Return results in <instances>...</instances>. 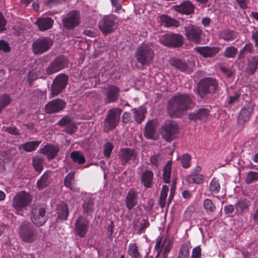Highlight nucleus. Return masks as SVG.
<instances>
[{"label":"nucleus","instance_id":"obj_18","mask_svg":"<svg viewBox=\"0 0 258 258\" xmlns=\"http://www.w3.org/2000/svg\"><path fill=\"white\" fill-rule=\"evenodd\" d=\"M65 102L61 99H55L45 105V111L47 113H52L61 110L65 106Z\"/></svg>","mask_w":258,"mask_h":258},{"label":"nucleus","instance_id":"obj_48","mask_svg":"<svg viewBox=\"0 0 258 258\" xmlns=\"http://www.w3.org/2000/svg\"><path fill=\"white\" fill-rule=\"evenodd\" d=\"M220 36L221 38L227 41H231L236 38V35L233 31L228 30L222 31Z\"/></svg>","mask_w":258,"mask_h":258},{"label":"nucleus","instance_id":"obj_56","mask_svg":"<svg viewBox=\"0 0 258 258\" xmlns=\"http://www.w3.org/2000/svg\"><path fill=\"white\" fill-rule=\"evenodd\" d=\"M10 50L11 48L7 42L2 40H0V51L8 52Z\"/></svg>","mask_w":258,"mask_h":258},{"label":"nucleus","instance_id":"obj_7","mask_svg":"<svg viewBox=\"0 0 258 258\" xmlns=\"http://www.w3.org/2000/svg\"><path fill=\"white\" fill-rule=\"evenodd\" d=\"M178 131L177 123L173 120H167L161 127V134L167 142H171L175 139Z\"/></svg>","mask_w":258,"mask_h":258},{"label":"nucleus","instance_id":"obj_8","mask_svg":"<svg viewBox=\"0 0 258 258\" xmlns=\"http://www.w3.org/2000/svg\"><path fill=\"white\" fill-rule=\"evenodd\" d=\"M173 246V241L168 237L164 238L159 236L157 237L155 246V250L157 252L156 258L160 254H168Z\"/></svg>","mask_w":258,"mask_h":258},{"label":"nucleus","instance_id":"obj_43","mask_svg":"<svg viewBox=\"0 0 258 258\" xmlns=\"http://www.w3.org/2000/svg\"><path fill=\"white\" fill-rule=\"evenodd\" d=\"M71 157L73 161L79 164L85 163V158L84 155L79 151H74L71 153Z\"/></svg>","mask_w":258,"mask_h":258},{"label":"nucleus","instance_id":"obj_36","mask_svg":"<svg viewBox=\"0 0 258 258\" xmlns=\"http://www.w3.org/2000/svg\"><path fill=\"white\" fill-rule=\"evenodd\" d=\"M83 212L87 215H90L94 210L93 200L90 198H86L83 204Z\"/></svg>","mask_w":258,"mask_h":258},{"label":"nucleus","instance_id":"obj_60","mask_svg":"<svg viewBox=\"0 0 258 258\" xmlns=\"http://www.w3.org/2000/svg\"><path fill=\"white\" fill-rule=\"evenodd\" d=\"M38 76L36 74V72L34 70H32L28 74V81L31 84L33 81L37 79Z\"/></svg>","mask_w":258,"mask_h":258},{"label":"nucleus","instance_id":"obj_35","mask_svg":"<svg viewBox=\"0 0 258 258\" xmlns=\"http://www.w3.org/2000/svg\"><path fill=\"white\" fill-rule=\"evenodd\" d=\"M51 172L47 171L44 172L37 182V187L42 189L47 186L50 183Z\"/></svg>","mask_w":258,"mask_h":258},{"label":"nucleus","instance_id":"obj_47","mask_svg":"<svg viewBox=\"0 0 258 258\" xmlns=\"http://www.w3.org/2000/svg\"><path fill=\"white\" fill-rule=\"evenodd\" d=\"M249 202L245 200L238 201L235 205V208L238 213H242L245 210L248 209Z\"/></svg>","mask_w":258,"mask_h":258},{"label":"nucleus","instance_id":"obj_2","mask_svg":"<svg viewBox=\"0 0 258 258\" xmlns=\"http://www.w3.org/2000/svg\"><path fill=\"white\" fill-rule=\"evenodd\" d=\"M155 57L154 45L152 43H142L137 48L135 57L141 66H149Z\"/></svg>","mask_w":258,"mask_h":258},{"label":"nucleus","instance_id":"obj_40","mask_svg":"<svg viewBox=\"0 0 258 258\" xmlns=\"http://www.w3.org/2000/svg\"><path fill=\"white\" fill-rule=\"evenodd\" d=\"M41 142L40 141H32L28 142L21 145L22 148L27 152H32L35 150L39 146Z\"/></svg>","mask_w":258,"mask_h":258},{"label":"nucleus","instance_id":"obj_52","mask_svg":"<svg viewBox=\"0 0 258 258\" xmlns=\"http://www.w3.org/2000/svg\"><path fill=\"white\" fill-rule=\"evenodd\" d=\"M11 101L10 97L8 95H3L0 97V112L4 107L9 105Z\"/></svg>","mask_w":258,"mask_h":258},{"label":"nucleus","instance_id":"obj_10","mask_svg":"<svg viewBox=\"0 0 258 258\" xmlns=\"http://www.w3.org/2000/svg\"><path fill=\"white\" fill-rule=\"evenodd\" d=\"M45 209L40 205L35 206L31 210L30 218L34 224L37 226L43 225L46 221Z\"/></svg>","mask_w":258,"mask_h":258},{"label":"nucleus","instance_id":"obj_31","mask_svg":"<svg viewBox=\"0 0 258 258\" xmlns=\"http://www.w3.org/2000/svg\"><path fill=\"white\" fill-rule=\"evenodd\" d=\"M136 156L135 152L128 148L122 149L119 154L120 158L123 163H126L130 160L135 158Z\"/></svg>","mask_w":258,"mask_h":258},{"label":"nucleus","instance_id":"obj_59","mask_svg":"<svg viewBox=\"0 0 258 258\" xmlns=\"http://www.w3.org/2000/svg\"><path fill=\"white\" fill-rule=\"evenodd\" d=\"M237 4L242 9H246L248 8V4L250 0H235Z\"/></svg>","mask_w":258,"mask_h":258},{"label":"nucleus","instance_id":"obj_39","mask_svg":"<svg viewBox=\"0 0 258 258\" xmlns=\"http://www.w3.org/2000/svg\"><path fill=\"white\" fill-rule=\"evenodd\" d=\"M254 50L253 44L250 42L247 43L239 51L238 57L239 58H243L247 53H252Z\"/></svg>","mask_w":258,"mask_h":258},{"label":"nucleus","instance_id":"obj_33","mask_svg":"<svg viewBox=\"0 0 258 258\" xmlns=\"http://www.w3.org/2000/svg\"><path fill=\"white\" fill-rule=\"evenodd\" d=\"M132 112L134 113V117L136 121L138 123H141L144 119L145 114L146 113V109L141 106L138 108H134L132 109Z\"/></svg>","mask_w":258,"mask_h":258},{"label":"nucleus","instance_id":"obj_4","mask_svg":"<svg viewBox=\"0 0 258 258\" xmlns=\"http://www.w3.org/2000/svg\"><path fill=\"white\" fill-rule=\"evenodd\" d=\"M18 233L21 239L27 242H32L37 239V232L31 223L27 221H24L21 224Z\"/></svg>","mask_w":258,"mask_h":258},{"label":"nucleus","instance_id":"obj_62","mask_svg":"<svg viewBox=\"0 0 258 258\" xmlns=\"http://www.w3.org/2000/svg\"><path fill=\"white\" fill-rule=\"evenodd\" d=\"M251 38L254 42L255 46L258 47V31H252Z\"/></svg>","mask_w":258,"mask_h":258},{"label":"nucleus","instance_id":"obj_32","mask_svg":"<svg viewBox=\"0 0 258 258\" xmlns=\"http://www.w3.org/2000/svg\"><path fill=\"white\" fill-rule=\"evenodd\" d=\"M56 213L57 214V218L64 220H66L69 215V210L67 205L63 203H61L57 206Z\"/></svg>","mask_w":258,"mask_h":258},{"label":"nucleus","instance_id":"obj_13","mask_svg":"<svg viewBox=\"0 0 258 258\" xmlns=\"http://www.w3.org/2000/svg\"><path fill=\"white\" fill-rule=\"evenodd\" d=\"M53 44L52 41L47 37H41L35 40L32 45L35 54H42L48 50Z\"/></svg>","mask_w":258,"mask_h":258},{"label":"nucleus","instance_id":"obj_44","mask_svg":"<svg viewBox=\"0 0 258 258\" xmlns=\"http://www.w3.org/2000/svg\"><path fill=\"white\" fill-rule=\"evenodd\" d=\"M203 206L208 214L213 213L216 209V205L209 199H205L203 202Z\"/></svg>","mask_w":258,"mask_h":258},{"label":"nucleus","instance_id":"obj_25","mask_svg":"<svg viewBox=\"0 0 258 258\" xmlns=\"http://www.w3.org/2000/svg\"><path fill=\"white\" fill-rule=\"evenodd\" d=\"M252 111L253 107L250 105L243 107L240 110L238 117V123L242 124L244 122L247 121L249 119Z\"/></svg>","mask_w":258,"mask_h":258},{"label":"nucleus","instance_id":"obj_45","mask_svg":"<svg viewBox=\"0 0 258 258\" xmlns=\"http://www.w3.org/2000/svg\"><path fill=\"white\" fill-rule=\"evenodd\" d=\"M238 49L234 46L227 47L223 52L224 56L227 58H234L237 53Z\"/></svg>","mask_w":258,"mask_h":258},{"label":"nucleus","instance_id":"obj_11","mask_svg":"<svg viewBox=\"0 0 258 258\" xmlns=\"http://www.w3.org/2000/svg\"><path fill=\"white\" fill-rule=\"evenodd\" d=\"M98 27L104 34L111 33L116 28L114 17L113 15L104 16L100 20Z\"/></svg>","mask_w":258,"mask_h":258},{"label":"nucleus","instance_id":"obj_24","mask_svg":"<svg viewBox=\"0 0 258 258\" xmlns=\"http://www.w3.org/2000/svg\"><path fill=\"white\" fill-rule=\"evenodd\" d=\"M39 151L41 153L46 155L49 159H51L57 155L59 148L57 146L47 145Z\"/></svg>","mask_w":258,"mask_h":258},{"label":"nucleus","instance_id":"obj_21","mask_svg":"<svg viewBox=\"0 0 258 258\" xmlns=\"http://www.w3.org/2000/svg\"><path fill=\"white\" fill-rule=\"evenodd\" d=\"M209 114V111L206 108H201L196 110L188 115V118L190 120L197 121L198 120L205 121Z\"/></svg>","mask_w":258,"mask_h":258},{"label":"nucleus","instance_id":"obj_54","mask_svg":"<svg viewBox=\"0 0 258 258\" xmlns=\"http://www.w3.org/2000/svg\"><path fill=\"white\" fill-rule=\"evenodd\" d=\"M113 149V146L109 142L106 143L104 146L103 154L105 157L109 158Z\"/></svg>","mask_w":258,"mask_h":258},{"label":"nucleus","instance_id":"obj_23","mask_svg":"<svg viewBox=\"0 0 258 258\" xmlns=\"http://www.w3.org/2000/svg\"><path fill=\"white\" fill-rule=\"evenodd\" d=\"M195 7L189 1H185L175 7V10L183 14L188 15L194 11Z\"/></svg>","mask_w":258,"mask_h":258},{"label":"nucleus","instance_id":"obj_41","mask_svg":"<svg viewBox=\"0 0 258 258\" xmlns=\"http://www.w3.org/2000/svg\"><path fill=\"white\" fill-rule=\"evenodd\" d=\"M171 170V162L170 161L164 166L163 168V179L165 182L169 183L170 181Z\"/></svg>","mask_w":258,"mask_h":258},{"label":"nucleus","instance_id":"obj_58","mask_svg":"<svg viewBox=\"0 0 258 258\" xmlns=\"http://www.w3.org/2000/svg\"><path fill=\"white\" fill-rule=\"evenodd\" d=\"M71 123H72V119L69 116H65L63 117L58 122L59 124L61 126H67L70 124Z\"/></svg>","mask_w":258,"mask_h":258},{"label":"nucleus","instance_id":"obj_17","mask_svg":"<svg viewBox=\"0 0 258 258\" xmlns=\"http://www.w3.org/2000/svg\"><path fill=\"white\" fill-rule=\"evenodd\" d=\"M185 36L190 41L198 43L200 41L202 30L198 27L189 24L184 27Z\"/></svg>","mask_w":258,"mask_h":258},{"label":"nucleus","instance_id":"obj_16","mask_svg":"<svg viewBox=\"0 0 258 258\" xmlns=\"http://www.w3.org/2000/svg\"><path fill=\"white\" fill-rule=\"evenodd\" d=\"M77 234L81 238L85 237L89 228V222L85 217L80 216L75 223Z\"/></svg>","mask_w":258,"mask_h":258},{"label":"nucleus","instance_id":"obj_5","mask_svg":"<svg viewBox=\"0 0 258 258\" xmlns=\"http://www.w3.org/2000/svg\"><path fill=\"white\" fill-rule=\"evenodd\" d=\"M218 87V84L215 79L206 78L199 83L197 92L200 96L203 97L205 95L214 93Z\"/></svg>","mask_w":258,"mask_h":258},{"label":"nucleus","instance_id":"obj_38","mask_svg":"<svg viewBox=\"0 0 258 258\" xmlns=\"http://www.w3.org/2000/svg\"><path fill=\"white\" fill-rule=\"evenodd\" d=\"M64 185L71 190L76 191V187L74 182V173L71 172L68 174L64 179Z\"/></svg>","mask_w":258,"mask_h":258},{"label":"nucleus","instance_id":"obj_3","mask_svg":"<svg viewBox=\"0 0 258 258\" xmlns=\"http://www.w3.org/2000/svg\"><path fill=\"white\" fill-rule=\"evenodd\" d=\"M31 201V196L28 193L23 191L18 192L14 197L12 202V206L16 213L23 215L25 212L28 210Z\"/></svg>","mask_w":258,"mask_h":258},{"label":"nucleus","instance_id":"obj_20","mask_svg":"<svg viewBox=\"0 0 258 258\" xmlns=\"http://www.w3.org/2000/svg\"><path fill=\"white\" fill-rule=\"evenodd\" d=\"M194 49L204 57H212L217 54L220 50L219 48L217 47L197 46Z\"/></svg>","mask_w":258,"mask_h":258},{"label":"nucleus","instance_id":"obj_22","mask_svg":"<svg viewBox=\"0 0 258 258\" xmlns=\"http://www.w3.org/2000/svg\"><path fill=\"white\" fill-rule=\"evenodd\" d=\"M53 24V20L49 17L39 18L35 22L40 31H44L50 29Z\"/></svg>","mask_w":258,"mask_h":258},{"label":"nucleus","instance_id":"obj_46","mask_svg":"<svg viewBox=\"0 0 258 258\" xmlns=\"http://www.w3.org/2000/svg\"><path fill=\"white\" fill-rule=\"evenodd\" d=\"M189 249L187 244L184 243L180 247L177 258H189Z\"/></svg>","mask_w":258,"mask_h":258},{"label":"nucleus","instance_id":"obj_15","mask_svg":"<svg viewBox=\"0 0 258 258\" xmlns=\"http://www.w3.org/2000/svg\"><path fill=\"white\" fill-rule=\"evenodd\" d=\"M68 61L63 56L56 57L48 67L46 71L48 75L55 73L67 66Z\"/></svg>","mask_w":258,"mask_h":258},{"label":"nucleus","instance_id":"obj_19","mask_svg":"<svg viewBox=\"0 0 258 258\" xmlns=\"http://www.w3.org/2000/svg\"><path fill=\"white\" fill-rule=\"evenodd\" d=\"M106 97L105 100L106 103H109L115 101L118 98L119 95V89L118 87L110 85L106 88Z\"/></svg>","mask_w":258,"mask_h":258},{"label":"nucleus","instance_id":"obj_64","mask_svg":"<svg viewBox=\"0 0 258 258\" xmlns=\"http://www.w3.org/2000/svg\"><path fill=\"white\" fill-rule=\"evenodd\" d=\"M150 161L152 164L158 166L159 164L160 157L157 155H154L151 157Z\"/></svg>","mask_w":258,"mask_h":258},{"label":"nucleus","instance_id":"obj_29","mask_svg":"<svg viewBox=\"0 0 258 258\" xmlns=\"http://www.w3.org/2000/svg\"><path fill=\"white\" fill-rule=\"evenodd\" d=\"M258 56H253L247 59L246 72L249 75H253L257 69Z\"/></svg>","mask_w":258,"mask_h":258},{"label":"nucleus","instance_id":"obj_37","mask_svg":"<svg viewBox=\"0 0 258 258\" xmlns=\"http://www.w3.org/2000/svg\"><path fill=\"white\" fill-rule=\"evenodd\" d=\"M153 173L149 170L145 171L142 176L141 181L146 187H149L152 183Z\"/></svg>","mask_w":258,"mask_h":258},{"label":"nucleus","instance_id":"obj_27","mask_svg":"<svg viewBox=\"0 0 258 258\" xmlns=\"http://www.w3.org/2000/svg\"><path fill=\"white\" fill-rule=\"evenodd\" d=\"M159 22L161 24L166 27H178L179 22L176 20L168 17L166 15H162L159 17Z\"/></svg>","mask_w":258,"mask_h":258},{"label":"nucleus","instance_id":"obj_9","mask_svg":"<svg viewBox=\"0 0 258 258\" xmlns=\"http://www.w3.org/2000/svg\"><path fill=\"white\" fill-rule=\"evenodd\" d=\"M63 27L67 30H73L77 27L80 22V16L79 11H70L62 19Z\"/></svg>","mask_w":258,"mask_h":258},{"label":"nucleus","instance_id":"obj_12","mask_svg":"<svg viewBox=\"0 0 258 258\" xmlns=\"http://www.w3.org/2000/svg\"><path fill=\"white\" fill-rule=\"evenodd\" d=\"M160 42L168 47H179L182 44V36L178 34L163 35L160 38Z\"/></svg>","mask_w":258,"mask_h":258},{"label":"nucleus","instance_id":"obj_51","mask_svg":"<svg viewBox=\"0 0 258 258\" xmlns=\"http://www.w3.org/2000/svg\"><path fill=\"white\" fill-rule=\"evenodd\" d=\"M33 164L34 168L37 171H41L43 169V160L38 157L33 158Z\"/></svg>","mask_w":258,"mask_h":258},{"label":"nucleus","instance_id":"obj_28","mask_svg":"<svg viewBox=\"0 0 258 258\" xmlns=\"http://www.w3.org/2000/svg\"><path fill=\"white\" fill-rule=\"evenodd\" d=\"M156 121L152 120L147 122L145 126V136L149 139H155Z\"/></svg>","mask_w":258,"mask_h":258},{"label":"nucleus","instance_id":"obj_55","mask_svg":"<svg viewBox=\"0 0 258 258\" xmlns=\"http://www.w3.org/2000/svg\"><path fill=\"white\" fill-rule=\"evenodd\" d=\"M202 249L199 246L194 247L192 250L191 258H201L202 256Z\"/></svg>","mask_w":258,"mask_h":258},{"label":"nucleus","instance_id":"obj_63","mask_svg":"<svg viewBox=\"0 0 258 258\" xmlns=\"http://www.w3.org/2000/svg\"><path fill=\"white\" fill-rule=\"evenodd\" d=\"M76 130V125L74 123H71L67 125L66 131L69 134H72Z\"/></svg>","mask_w":258,"mask_h":258},{"label":"nucleus","instance_id":"obj_57","mask_svg":"<svg viewBox=\"0 0 258 258\" xmlns=\"http://www.w3.org/2000/svg\"><path fill=\"white\" fill-rule=\"evenodd\" d=\"M202 168L201 166H197L195 167L194 169H192L190 172V174L187 177V180L188 178H190L194 177V175H198L200 173V172L201 171Z\"/></svg>","mask_w":258,"mask_h":258},{"label":"nucleus","instance_id":"obj_30","mask_svg":"<svg viewBox=\"0 0 258 258\" xmlns=\"http://www.w3.org/2000/svg\"><path fill=\"white\" fill-rule=\"evenodd\" d=\"M170 63L172 66L182 72L190 73L192 71L189 66L181 59L172 58L170 60Z\"/></svg>","mask_w":258,"mask_h":258},{"label":"nucleus","instance_id":"obj_50","mask_svg":"<svg viewBox=\"0 0 258 258\" xmlns=\"http://www.w3.org/2000/svg\"><path fill=\"white\" fill-rule=\"evenodd\" d=\"M205 179V176L200 173L198 175H194V177L190 178H188L187 181L189 183L201 184L204 181Z\"/></svg>","mask_w":258,"mask_h":258},{"label":"nucleus","instance_id":"obj_6","mask_svg":"<svg viewBox=\"0 0 258 258\" xmlns=\"http://www.w3.org/2000/svg\"><path fill=\"white\" fill-rule=\"evenodd\" d=\"M122 110L120 108H114L108 111L107 116L104 124V131L108 132L114 129L118 124Z\"/></svg>","mask_w":258,"mask_h":258},{"label":"nucleus","instance_id":"obj_26","mask_svg":"<svg viewBox=\"0 0 258 258\" xmlns=\"http://www.w3.org/2000/svg\"><path fill=\"white\" fill-rule=\"evenodd\" d=\"M126 207L128 210H132L138 204L137 192L130 190L125 199Z\"/></svg>","mask_w":258,"mask_h":258},{"label":"nucleus","instance_id":"obj_53","mask_svg":"<svg viewBox=\"0 0 258 258\" xmlns=\"http://www.w3.org/2000/svg\"><path fill=\"white\" fill-rule=\"evenodd\" d=\"M190 160L191 156L187 154H184L181 159L182 166L184 168H188L189 167Z\"/></svg>","mask_w":258,"mask_h":258},{"label":"nucleus","instance_id":"obj_42","mask_svg":"<svg viewBox=\"0 0 258 258\" xmlns=\"http://www.w3.org/2000/svg\"><path fill=\"white\" fill-rule=\"evenodd\" d=\"M209 190L213 193H218L220 189V183L219 179L214 177L209 184Z\"/></svg>","mask_w":258,"mask_h":258},{"label":"nucleus","instance_id":"obj_61","mask_svg":"<svg viewBox=\"0 0 258 258\" xmlns=\"http://www.w3.org/2000/svg\"><path fill=\"white\" fill-rule=\"evenodd\" d=\"M6 21L1 13H0V32L6 30Z\"/></svg>","mask_w":258,"mask_h":258},{"label":"nucleus","instance_id":"obj_1","mask_svg":"<svg viewBox=\"0 0 258 258\" xmlns=\"http://www.w3.org/2000/svg\"><path fill=\"white\" fill-rule=\"evenodd\" d=\"M191 99L188 95L174 96L168 101V114L172 117H179L191 107Z\"/></svg>","mask_w":258,"mask_h":258},{"label":"nucleus","instance_id":"obj_34","mask_svg":"<svg viewBox=\"0 0 258 258\" xmlns=\"http://www.w3.org/2000/svg\"><path fill=\"white\" fill-rule=\"evenodd\" d=\"M127 254L132 258H142V254L136 243H130L127 249Z\"/></svg>","mask_w":258,"mask_h":258},{"label":"nucleus","instance_id":"obj_49","mask_svg":"<svg viewBox=\"0 0 258 258\" xmlns=\"http://www.w3.org/2000/svg\"><path fill=\"white\" fill-rule=\"evenodd\" d=\"M258 180V173L255 171H250L246 174L245 181L250 184Z\"/></svg>","mask_w":258,"mask_h":258},{"label":"nucleus","instance_id":"obj_14","mask_svg":"<svg viewBox=\"0 0 258 258\" xmlns=\"http://www.w3.org/2000/svg\"><path fill=\"white\" fill-rule=\"evenodd\" d=\"M68 77L64 74H59L56 77L51 87V94L52 97L59 94L67 84Z\"/></svg>","mask_w":258,"mask_h":258}]
</instances>
